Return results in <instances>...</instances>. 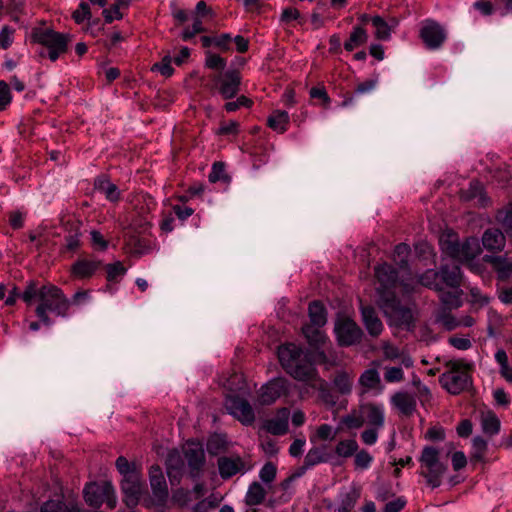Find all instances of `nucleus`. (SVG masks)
<instances>
[{"label":"nucleus","instance_id":"obj_1","mask_svg":"<svg viewBox=\"0 0 512 512\" xmlns=\"http://www.w3.org/2000/svg\"><path fill=\"white\" fill-rule=\"evenodd\" d=\"M278 358L284 370L294 379L302 382H317L312 385L319 392V398L328 407H334L338 396L332 391L328 383L318 376L317 369L311 362L307 353L295 344L279 347Z\"/></svg>","mask_w":512,"mask_h":512},{"label":"nucleus","instance_id":"obj_2","mask_svg":"<svg viewBox=\"0 0 512 512\" xmlns=\"http://www.w3.org/2000/svg\"><path fill=\"white\" fill-rule=\"evenodd\" d=\"M36 298L39 304L35 314L44 326L50 327L53 324L49 312L63 318L68 316L71 301L56 285L48 283L38 287L35 281H30L22 293V299L30 305Z\"/></svg>","mask_w":512,"mask_h":512},{"label":"nucleus","instance_id":"obj_3","mask_svg":"<svg viewBox=\"0 0 512 512\" xmlns=\"http://www.w3.org/2000/svg\"><path fill=\"white\" fill-rule=\"evenodd\" d=\"M378 305L383 310L391 326L404 330H412L414 318L410 308L401 305L394 291L381 292Z\"/></svg>","mask_w":512,"mask_h":512},{"label":"nucleus","instance_id":"obj_4","mask_svg":"<svg viewBox=\"0 0 512 512\" xmlns=\"http://www.w3.org/2000/svg\"><path fill=\"white\" fill-rule=\"evenodd\" d=\"M448 370L439 377L444 389L452 395H458L472 385L470 370L472 364L463 360H451L446 363Z\"/></svg>","mask_w":512,"mask_h":512},{"label":"nucleus","instance_id":"obj_5","mask_svg":"<svg viewBox=\"0 0 512 512\" xmlns=\"http://www.w3.org/2000/svg\"><path fill=\"white\" fill-rule=\"evenodd\" d=\"M419 461L421 463L420 475L426 479V483L432 488L439 487L442 477L448 469L447 464L441 460L439 449L434 446H425Z\"/></svg>","mask_w":512,"mask_h":512},{"label":"nucleus","instance_id":"obj_6","mask_svg":"<svg viewBox=\"0 0 512 512\" xmlns=\"http://www.w3.org/2000/svg\"><path fill=\"white\" fill-rule=\"evenodd\" d=\"M35 42L47 47L51 61H56L67 50L71 41L68 34L59 33L51 29H36L33 32Z\"/></svg>","mask_w":512,"mask_h":512},{"label":"nucleus","instance_id":"obj_7","mask_svg":"<svg viewBox=\"0 0 512 512\" xmlns=\"http://www.w3.org/2000/svg\"><path fill=\"white\" fill-rule=\"evenodd\" d=\"M83 495L85 502L94 508H99L106 502L113 509L116 506V496L113 485L108 482H90L86 484Z\"/></svg>","mask_w":512,"mask_h":512},{"label":"nucleus","instance_id":"obj_8","mask_svg":"<svg viewBox=\"0 0 512 512\" xmlns=\"http://www.w3.org/2000/svg\"><path fill=\"white\" fill-rule=\"evenodd\" d=\"M211 90L217 91L223 99H231L239 92L241 77L236 70H227L224 73L211 76Z\"/></svg>","mask_w":512,"mask_h":512},{"label":"nucleus","instance_id":"obj_9","mask_svg":"<svg viewBox=\"0 0 512 512\" xmlns=\"http://www.w3.org/2000/svg\"><path fill=\"white\" fill-rule=\"evenodd\" d=\"M482 252L479 240L471 237L459 246V255L453 256V259L466 264L473 272H482L483 265L476 260V257Z\"/></svg>","mask_w":512,"mask_h":512},{"label":"nucleus","instance_id":"obj_10","mask_svg":"<svg viewBox=\"0 0 512 512\" xmlns=\"http://www.w3.org/2000/svg\"><path fill=\"white\" fill-rule=\"evenodd\" d=\"M335 333L341 346H351L358 343L363 335L362 329L349 318H341L335 324Z\"/></svg>","mask_w":512,"mask_h":512},{"label":"nucleus","instance_id":"obj_11","mask_svg":"<svg viewBox=\"0 0 512 512\" xmlns=\"http://www.w3.org/2000/svg\"><path fill=\"white\" fill-rule=\"evenodd\" d=\"M184 456L190 469V476L193 479L199 478L205 464V452L203 445L198 441H187L184 446Z\"/></svg>","mask_w":512,"mask_h":512},{"label":"nucleus","instance_id":"obj_12","mask_svg":"<svg viewBox=\"0 0 512 512\" xmlns=\"http://www.w3.org/2000/svg\"><path fill=\"white\" fill-rule=\"evenodd\" d=\"M290 383L285 378H274L263 385L258 393V401L262 405H270L281 396L287 395Z\"/></svg>","mask_w":512,"mask_h":512},{"label":"nucleus","instance_id":"obj_13","mask_svg":"<svg viewBox=\"0 0 512 512\" xmlns=\"http://www.w3.org/2000/svg\"><path fill=\"white\" fill-rule=\"evenodd\" d=\"M420 37L430 50L439 49L446 41V30L436 21L427 20L420 30Z\"/></svg>","mask_w":512,"mask_h":512},{"label":"nucleus","instance_id":"obj_14","mask_svg":"<svg viewBox=\"0 0 512 512\" xmlns=\"http://www.w3.org/2000/svg\"><path fill=\"white\" fill-rule=\"evenodd\" d=\"M226 408L230 414L243 424H251L255 420V414L250 403L237 395L227 396Z\"/></svg>","mask_w":512,"mask_h":512},{"label":"nucleus","instance_id":"obj_15","mask_svg":"<svg viewBox=\"0 0 512 512\" xmlns=\"http://www.w3.org/2000/svg\"><path fill=\"white\" fill-rule=\"evenodd\" d=\"M149 480L153 493V503L163 506L168 499V487L160 466L153 465L150 467Z\"/></svg>","mask_w":512,"mask_h":512},{"label":"nucleus","instance_id":"obj_16","mask_svg":"<svg viewBox=\"0 0 512 512\" xmlns=\"http://www.w3.org/2000/svg\"><path fill=\"white\" fill-rule=\"evenodd\" d=\"M143 483L140 474H129L121 481V490L124 494V502L129 508L135 507L142 494Z\"/></svg>","mask_w":512,"mask_h":512},{"label":"nucleus","instance_id":"obj_17","mask_svg":"<svg viewBox=\"0 0 512 512\" xmlns=\"http://www.w3.org/2000/svg\"><path fill=\"white\" fill-rule=\"evenodd\" d=\"M218 469L223 479H228L237 473H245L251 469L241 457H220L218 459Z\"/></svg>","mask_w":512,"mask_h":512},{"label":"nucleus","instance_id":"obj_18","mask_svg":"<svg viewBox=\"0 0 512 512\" xmlns=\"http://www.w3.org/2000/svg\"><path fill=\"white\" fill-rule=\"evenodd\" d=\"M375 276L380 285L377 288L380 299L381 292L393 291L392 288L396 285L398 280V273L391 265L384 263L375 267Z\"/></svg>","mask_w":512,"mask_h":512},{"label":"nucleus","instance_id":"obj_19","mask_svg":"<svg viewBox=\"0 0 512 512\" xmlns=\"http://www.w3.org/2000/svg\"><path fill=\"white\" fill-rule=\"evenodd\" d=\"M364 424L370 427L382 428L384 425V411L381 405L367 402L359 405Z\"/></svg>","mask_w":512,"mask_h":512},{"label":"nucleus","instance_id":"obj_20","mask_svg":"<svg viewBox=\"0 0 512 512\" xmlns=\"http://www.w3.org/2000/svg\"><path fill=\"white\" fill-rule=\"evenodd\" d=\"M94 190L103 195L105 199L110 202H117L121 199V190L105 175H100L95 178Z\"/></svg>","mask_w":512,"mask_h":512},{"label":"nucleus","instance_id":"obj_21","mask_svg":"<svg viewBox=\"0 0 512 512\" xmlns=\"http://www.w3.org/2000/svg\"><path fill=\"white\" fill-rule=\"evenodd\" d=\"M391 403L405 417H410L416 410V399L408 392H396L391 397Z\"/></svg>","mask_w":512,"mask_h":512},{"label":"nucleus","instance_id":"obj_22","mask_svg":"<svg viewBox=\"0 0 512 512\" xmlns=\"http://www.w3.org/2000/svg\"><path fill=\"white\" fill-rule=\"evenodd\" d=\"M363 324L372 337H378L383 331V324L372 306H361Z\"/></svg>","mask_w":512,"mask_h":512},{"label":"nucleus","instance_id":"obj_23","mask_svg":"<svg viewBox=\"0 0 512 512\" xmlns=\"http://www.w3.org/2000/svg\"><path fill=\"white\" fill-rule=\"evenodd\" d=\"M483 261L492 266L500 280H506L512 275V261L506 256L485 255Z\"/></svg>","mask_w":512,"mask_h":512},{"label":"nucleus","instance_id":"obj_24","mask_svg":"<svg viewBox=\"0 0 512 512\" xmlns=\"http://www.w3.org/2000/svg\"><path fill=\"white\" fill-rule=\"evenodd\" d=\"M102 261L79 259L71 268L72 274L80 279L90 278L101 267Z\"/></svg>","mask_w":512,"mask_h":512},{"label":"nucleus","instance_id":"obj_25","mask_svg":"<svg viewBox=\"0 0 512 512\" xmlns=\"http://www.w3.org/2000/svg\"><path fill=\"white\" fill-rule=\"evenodd\" d=\"M505 236L498 228H489L482 236V243L489 251H501L505 247Z\"/></svg>","mask_w":512,"mask_h":512},{"label":"nucleus","instance_id":"obj_26","mask_svg":"<svg viewBox=\"0 0 512 512\" xmlns=\"http://www.w3.org/2000/svg\"><path fill=\"white\" fill-rule=\"evenodd\" d=\"M382 351L385 360H399L401 365L406 368H410L413 366L412 358L408 354L401 351L397 346L391 344L388 341L382 342Z\"/></svg>","mask_w":512,"mask_h":512},{"label":"nucleus","instance_id":"obj_27","mask_svg":"<svg viewBox=\"0 0 512 512\" xmlns=\"http://www.w3.org/2000/svg\"><path fill=\"white\" fill-rule=\"evenodd\" d=\"M439 273L442 282L448 287L459 288L462 285V274L458 265H442Z\"/></svg>","mask_w":512,"mask_h":512},{"label":"nucleus","instance_id":"obj_28","mask_svg":"<svg viewBox=\"0 0 512 512\" xmlns=\"http://www.w3.org/2000/svg\"><path fill=\"white\" fill-rule=\"evenodd\" d=\"M439 244L443 252L450 257L459 255V238L452 230L447 228L439 237Z\"/></svg>","mask_w":512,"mask_h":512},{"label":"nucleus","instance_id":"obj_29","mask_svg":"<svg viewBox=\"0 0 512 512\" xmlns=\"http://www.w3.org/2000/svg\"><path fill=\"white\" fill-rule=\"evenodd\" d=\"M302 332L310 346L316 350H319L326 343L327 337L318 326L306 324L302 327Z\"/></svg>","mask_w":512,"mask_h":512},{"label":"nucleus","instance_id":"obj_30","mask_svg":"<svg viewBox=\"0 0 512 512\" xmlns=\"http://www.w3.org/2000/svg\"><path fill=\"white\" fill-rule=\"evenodd\" d=\"M360 498V489L356 486L340 493L338 512H354V507Z\"/></svg>","mask_w":512,"mask_h":512},{"label":"nucleus","instance_id":"obj_31","mask_svg":"<svg viewBox=\"0 0 512 512\" xmlns=\"http://www.w3.org/2000/svg\"><path fill=\"white\" fill-rule=\"evenodd\" d=\"M372 365H374V368L365 370L359 378V383L367 389H375L381 383L380 375L376 369L381 365V362L373 361Z\"/></svg>","mask_w":512,"mask_h":512},{"label":"nucleus","instance_id":"obj_32","mask_svg":"<svg viewBox=\"0 0 512 512\" xmlns=\"http://www.w3.org/2000/svg\"><path fill=\"white\" fill-rule=\"evenodd\" d=\"M268 126L278 133H284L289 124V115L286 111L275 110L267 120Z\"/></svg>","mask_w":512,"mask_h":512},{"label":"nucleus","instance_id":"obj_33","mask_svg":"<svg viewBox=\"0 0 512 512\" xmlns=\"http://www.w3.org/2000/svg\"><path fill=\"white\" fill-rule=\"evenodd\" d=\"M460 197L464 201L477 199L480 205H484L487 200L482 185L477 181H472L467 190H462Z\"/></svg>","mask_w":512,"mask_h":512},{"label":"nucleus","instance_id":"obj_34","mask_svg":"<svg viewBox=\"0 0 512 512\" xmlns=\"http://www.w3.org/2000/svg\"><path fill=\"white\" fill-rule=\"evenodd\" d=\"M41 512H82L77 504H66L60 500H49L41 507Z\"/></svg>","mask_w":512,"mask_h":512},{"label":"nucleus","instance_id":"obj_35","mask_svg":"<svg viewBox=\"0 0 512 512\" xmlns=\"http://www.w3.org/2000/svg\"><path fill=\"white\" fill-rule=\"evenodd\" d=\"M266 496V490L258 482H253L246 493L245 502L249 506L262 503Z\"/></svg>","mask_w":512,"mask_h":512},{"label":"nucleus","instance_id":"obj_36","mask_svg":"<svg viewBox=\"0 0 512 512\" xmlns=\"http://www.w3.org/2000/svg\"><path fill=\"white\" fill-rule=\"evenodd\" d=\"M333 385L342 395H348L352 391L353 377L345 371H339L333 379Z\"/></svg>","mask_w":512,"mask_h":512},{"label":"nucleus","instance_id":"obj_37","mask_svg":"<svg viewBox=\"0 0 512 512\" xmlns=\"http://www.w3.org/2000/svg\"><path fill=\"white\" fill-rule=\"evenodd\" d=\"M309 318L312 325L322 327L326 324V311L324 306L318 302L314 301L309 305Z\"/></svg>","mask_w":512,"mask_h":512},{"label":"nucleus","instance_id":"obj_38","mask_svg":"<svg viewBox=\"0 0 512 512\" xmlns=\"http://www.w3.org/2000/svg\"><path fill=\"white\" fill-rule=\"evenodd\" d=\"M368 39V35L360 26L354 27L353 31L350 34L349 39L344 43V48L347 51H352L360 45L364 44Z\"/></svg>","mask_w":512,"mask_h":512},{"label":"nucleus","instance_id":"obj_39","mask_svg":"<svg viewBox=\"0 0 512 512\" xmlns=\"http://www.w3.org/2000/svg\"><path fill=\"white\" fill-rule=\"evenodd\" d=\"M266 430L273 435H283L288 430L287 416H277L267 420L265 423Z\"/></svg>","mask_w":512,"mask_h":512},{"label":"nucleus","instance_id":"obj_40","mask_svg":"<svg viewBox=\"0 0 512 512\" xmlns=\"http://www.w3.org/2000/svg\"><path fill=\"white\" fill-rule=\"evenodd\" d=\"M439 278V271H435L434 269H428L419 276L418 282L425 287L434 289L436 291H440L442 285L441 283L438 282Z\"/></svg>","mask_w":512,"mask_h":512},{"label":"nucleus","instance_id":"obj_41","mask_svg":"<svg viewBox=\"0 0 512 512\" xmlns=\"http://www.w3.org/2000/svg\"><path fill=\"white\" fill-rule=\"evenodd\" d=\"M371 23L375 27V37L379 40H388L391 36V29L387 22L380 16L371 18Z\"/></svg>","mask_w":512,"mask_h":512},{"label":"nucleus","instance_id":"obj_42","mask_svg":"<svg viewBox=\"0 0 512 512\" xmlns=\"http://www.w3.org/2000/svg\"><path fill=\"white\" fill-rule=\"evenodd\" d=\"M327 460V454L324 448L315 447L308 451L304 459L305 468H310L316 464L321 462H325Z\"/></svg>","mask_w":512,"mask_h":512},{"label":"nucleus","instance_id":"obj_43","mask_svg":"<svg viewBox=\"0 0 512 512\" xmlns=\"http://www.w3.org/2000/svg\"><path fill=\"white\" fill-rule=\"evenodd\" d=\"M440 292V300L448 309H455L461 305V292L455 291H445L441 287Z\"/></svg>","mask_w":512,"mask_h":512},{"label":"nucleus","instance_id":"obj_44","mask_svg":"<svg viewBox=\"0 0 512 512\" xmlns=\"http://www.w3.org/2000/svg\"><path fill=\"white\" fill-rule=\"evenodd\" d=\"M358 448H359L358 443L355 440L347 439V440H342L337 444V446L335 448V452L337 455L347 458L352 455H355Z\"/></svg>","mask_w":512,"mask_h":512},{"label":"nucleus","instance_id":"obj_45","mask_svg":"<svg viewBox=\"0 0 512 512\" xmlns=\"http://www.w3.org/2000/svg\"><path fill=\"white\" fill-rule=\"evenodd\" d=\"M482 429L484 433L492 436L499 432L500 421L495 414L489 413L482 418Z\"/></svg>","mask_w":512,"mask_h":512},{"label":"nucleus","instance_id":"obj_46","mask_svg":"<svg viewBox=\"0 0 512 512\" xmlns=\"http://www.w3.org/2000/svg\"><path fill=\"white\" fill-rule=\"evenodd\" d=\"M181 466L182 461L180 459L179 454H170L167 460V473L172 483L174 480L177 479Z\"/></svg>","mask_w":512,"mask_h":512},{"label":"nucleus","instance_id":"obj_47","mask_svg":"<svg viewBox=\"0 0 512 512\" xmlns=\"http://www.w3.org/2000/svg\"><path fill=\"white\" fill-rule=\"evenodd\" d=\"M436 321L441 323L443 327L448 331H451L461 325L460 321L456 320L455 317L445 309L437 314Z\"/></svg>","mask_w":512,"mask_h":512},{"label":"nucleus","instance_id":"obj_48","mask_svg":"<svg viewBox=\"0 0 512 512\" xmlns=\"http://www.w3.org/2000/svg\"><path fill=\"white\" fill-rule=\"evenodd\" d=\"M226 440L219 434L212 435L207 441V451L211 455L219 454L225 448Z\"/></svg>","mask_w":512,"mask_h":512},{"label":"nucleus","instance_id":"obj_49","mask_svg":"<svg viewBox=\"0 0 512 512\" xmlns=\"http://www.w3.org/2000/svg\"><path fill=\"white\" fill-rule=\"evenodd\" d=\"M280 21L286 25H289L292 22H297L299 24H302L304 22L300 12L296 8L292 7H287L283 9L280 16Z\"/></svg>","mask_w":512,"mask_h":512},{"label":"nucleus","instance_id":"obj_50","mask_svg":"<svg viewBox=\"0 0 512 512\" xmlns=\"http://www.w3.org/2000/svg\"><path fill=\"white\" fill-rule=\"evenodd\" d=\"M209 181L212 183L228 181V176L225 172V165L222 162H215L212 166L211 172L209 173Z\"/></svg>","mask_w":512,"mask_h":512},{"label":"nucleus","instance_id":"obj_51","mask_svg":"<svg viewBox=\"0 0 512 512\" xmlns=\"http://www.w3.org/2000/svg\"><path fill=\"white\" fill-rule=\"evenodd\" d=\"M364 419L360 413V408L353 410L349 415L343 418V423L350 429H358L364 425Z\"/></svg>","mask_w":512,"mask_h":512},{"label":"nucleus","instance_id":"obj_52","mask_svg":"<svg viewBox=\"0 0 512 512\" xmlns=\"http://www.w3.org/2000/svg\"><path fill=\"white\" fill-rule=\"evenodd\" d=\"M384 370V379L388 383L400 382L404 378L403 369L399 366H386Z\"/></svg>","mask_w":512,"mask_h":512},{"label":"nucleus","instance_id":"obj_53","mask_svg":"<svg viewBox=\"0 0 512 512\" xmlns=\"http://www.w3.org/2000/svg\"><path fill=\"white\" fill-rule=\"evenodd\" d=\"M15 29L10 26H3L0 30V49H8L14 41Z\"/></svg>","mask_w":512,"mask_h":512},{"label":"nucleus","instance_id":"obj_54","mask_svg":"<svg viewBox=\"0 0 512 512\" xmlns=\"http://www.w3.org/2000/svg\"><path fill=\"white\" fill-rule=\"evenodd\" d=\"M205 66L213 70H223L226 66V61L217 54L206 52Z\"/></svg>","mask_w":512,"mask_h":512},{"label":"nucleus","instance_id":"obj_55","mask_svg":"<svg viewBox=\"0 0 512 512\" xmlns=\"http://www.w3.org/2000/svg\"><path fill=\"white\" fill-rule=\"evenodd\" d=\"M373 460V457L370 455V453L364 449L357 450L355 453L354 463L356 468L359 469H367Z\"/></svg>","mask_w":512,"mask_h":512},{"label":"nucleus","instance_id":"obj_56","mask_svg":"<svg viewBox=\"0 0 512 512\" xmlns=\"http://www.w3.org/2000/svg\"><path fill=\"white\" fill-rule=\"evenodd\" d=\"M336 431L333 429L332 426L328 425V424H322L318 427L317 431H316V435L314 437H311V441L314 442L315 441V438L319 439V440H323V441H326V440H333L336 436Z\"/></svg>","mask_w":512,"mask_h":512},{"label":"nucleus","instance_id":"obj_57","mask_svg":"<svg viewBox=\"0 0 512 512\" xmlns=\"http://www.w3.org/2000/svg\"><path fill=\"white\" fill-rule=\"evenodd\" d=\"M72 17L78 24L83 23L85 20H89L91 18V10L89 4L85 1H82L79 4L78 9L73 12Z\"/></svg>","mask_w":512,"mask_h":512},{"label":"nucleus","instance_id":"obj_58","mask_svg":"<svg viewBox=\"0 0 512 512\" xmlns=\"http://www.w3.org/2000/svg\"><path fill=\"white\" fill-rule=\"evenodd\" d=\"M125 272L126 269L120 261L106 265L108 281H115L117 277L123 276Z\"/></svg>","mask_w":512,"mask_h":512},{"label":"nucleus","instance_id":"obj_59","mask_svg":"<svg viewBox=\"0 0 512 512\" xmlns=\"http://www.w3.org/2000/svg\"><path fill=\"white\" fill-rule=\"evenodd\" d=\"M115 465H116L117 470L123 477H125L129 474L137 473L135 466L133 464L129 463V461L124 456L118 457Z\"/></svg>","mask_w":512,"mask_h":512},{"label":"nucleus","instance_id":"obj_60","mask_svg":"<svg viewBox=\"0 0 512 512\" xmlns=\"http://www.w3.org/2000/svg\"><path fill=\"white\" fill-rule=\"evenodd\" d=\"M153 71H158L161 75L169 77L173 74L174 69L171 66L170 56H165L159 63H155L152 67Z\"/></svg>","mask_w":512,"mask_h":512},{"label":"nucleus","instance_id":"obj_61","mask_svg":"<svg viewBox=\"0 0 512 512\" xmlns=\"http://www.w3.org/2000/svg\"><path fill=\"white\" fill-rule=\"evenodd\" d=\"M409 252L410 247L405 243H400L395 247V260L401 267L407 265V257Z\"/></svg>","mask_w":512,"mask_h":512},{"label":"nucleus","instance_id":"obj_62","mask_svg":"<svg viewBox=\"0 0 512 512\" xmlns=\"http://www.w3.org/2000/svg\"><path fill=\"white\" fill-rule=\"evenodd\" d=\"M259 477L265 483L272 482L276 477V466L271 462L266 463L260 470Z\"/></svg>","mask_w":512,"mask_h":512},{"label":"nucleus","instance_id":"obj_63","mask_svg":"<svg viewBox=\"0 0 512 512\" xmlns=\"http://www.w3.org/2000/svg\"><path fill=\"white\" fill-rule=\"evenodd\" d=\"M416 254L424 259L434 255L432 246L424 240H420L414 244Z\"/></svg>","mask_w":512,"mask_h":512},{"label":"nucleus","instance_id":"obj_64","mask_svg":"<svg viewBox=\"0 0 512 512\" xmlns=\"http://www.w3.org/2000/svg\"><path fill=\"white\" fill-rule=\"evenodd\" d=\"M496 218L499 224H512V203L501 209Z\"/></svg>","mask_w":512,"mask_h":512}]
</instances>
